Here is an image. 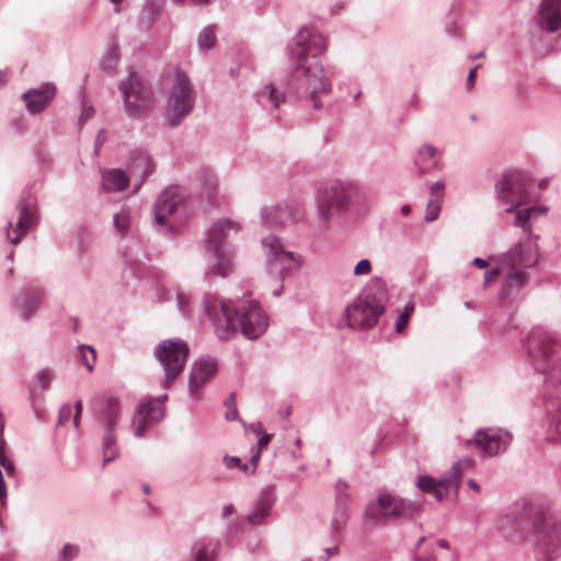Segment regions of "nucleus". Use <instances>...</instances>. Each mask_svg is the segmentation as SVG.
<instances>
[{
  "instance_id": "1",
  "label": "nucleus",
  "mask_w": 561,
  "mask_h": 561,
  "mask_svg": "<svg viewBox=\"0 0 561 561\" xmlns=\"http://www.w3.org/2000/svg\"><path fill=\"white\" fill-rule=\"evenodd\" d=\"M327 49L325 38L316 30L301 27L296 35L295 45L290 49L294 61V79L299 89L308 93L318 108L319 98L328 94L331 83L319 60Z\"/></svg>"
},
{
  "instance_id": "2",
  "label": "nucleus",
  "mask_w": 561,
  "mask_h": 561,
  "mask_svg": "<svg viewBox=\"0 0 561 561\" xmlns=\"http://www.w3.org/2000/svg\"><path fill=\"white\" fill-rule=\"evenodd\" d=\"M206 310L221 340L229 339L238 329L245 337L253 340L263 334L268 325L266 314L253 299L238 302L215 299L206 305Z\"/></svg>"
},
{
  "instance_id": "3",
  "label": "nucleus",
  "mask_w": 561,
  "mask_h": 561,
  "mask_svg": "<svg viewBox=\"0 0 561 561\" xmlns=\"http://www.w3.org/2000/svg\"><path fill=\"white\" fill-rule=\"evenodd\" d=\"M385 280L374 278L369 285L350 304L343 314L346 325L352 329H369L377 324L388 301Z\"/></svg>"
},
{
  "instance_id": "4",
  "label": "nucleus",
  "mask_w": 561,
  "mask_h": 561,
  "mask_svg": "<svg viewBox=\"0 0 561 561\" xmlns=\"http://www.w3.org/2000/svg\"><path fill=\"white\" fill-rule=\"evenodd\" d=\"M530 179L522 171H511L503 175L496 184L497 197L511 207L506 211L516 213V226L520 227L524 232H529V220L533 216L542 214L546 209L539 207H530L517 209L523 205H527L534 201L529 193Z\"/></svg>"
},
{
  "instance_id": "5",
  "label": "nucleus",
  "mask_w": 561,
  "mask_h": 561,
  "mask_svg": "<svg viewBox=\"0 0 561 561\" xmlns=\"http://www.w3.org/2000/svg\"><path fill=\"white\" fill-rule=\"evenodd\" d=\"M525 347L535 368L548 375V381L561 385V359L557 356V340L542 328L530 331L525 341Z\"/></svg>"
},
{
  "instance_id": "6",
  "label": "nucleus",
  "mask_w": 561,
  "mask_h": 561,
  "mask_svg": "<svg viewBox=\"0 0 561 561\" xmlns=\"http://www.w3.org/2000/svg\"><path fill=\"white\" fill-rule=\"evenodd\" d=\"M421 503L405 501L390 492H380L365 510V520L369 525H380L417 514Z\"/></svg>"
},
{
  "instance_id": "7",
  "label": "nucleus",
  "mask_w": 561,
  "mask_h": 561,
  "mask_svg": "<svg viewBox=\"0 0 561 561\" xmlns=\"http://www.w3.org/2000/svg\"><path fill=\"white\" fill-rule=\"evenodd\" d=\"M365 196L359 190L350 183L336 182L319 191L317 203L318 213L322 220H329L332 210H344L351 204L362 203Z\"/></svg>"
},
{
  "instance_id": "8",
  "label": "nucleus",
  "mask_w": 561,
  "mask_h": 561,
  "mask_svg": "<svg viewBox=\"0 0 561 561\" xmlns=\"http://www.w3.org/2000/svg\"><path fill=\"white\" fill-rule=\"evenodd\" d=\"M195 103V92L190 78L178 71L173 78L169 90L167 104L168 119L172 126L181 123L193 110Z\"/></svg>"
},
{
  "instance_id": "9",
  "label": "nucleus",
  "mask_w": 561,
  "mask_h": 561,
  "mask_svg": "<svg viewBox=\"0 0 561 561\" xmlns=\"http://www.w3.org/2000/svg\"><path fill=\"white\" fill-rule=\"evenodd\" d=\"M156 355L165 373L163 387L170 388L184 369L188 357V347L180 340H164L157 346Z\"/></svg>"
},
{
  "instance_id": "10",
  "label": "nucleus",
  "mask_w": 561,
  "mask_h": 561,
  "mask_svg": "<svg viewBox=\"0 0 561 561\" xmlns=\"http://www.w3.org/2000/svg\"><path fill=\"white\" fill-rule=\"evenodd\" d=\"M538 261L537 248H512L508 252L505 265L508 268V275L505 284L504 295L515 287L524 286L528 280V274L525 271L534 266Z\"/></svg>"
},
{
  "instance_id": "11",
  "label": "nucleus",
  "mask_w": 561,
  "mask_h": 561,
  "mask_svg": "<svg viewBox=\"0 0 561 561\" xmlns=\"http://www.w3.org/2000/svg\"><path fill=\"white\" fill-rule=\"evenodd\" d=\"M472 467V459H460L451 467L447 478L436 481L431 477H420L417 480V486L421 491L433 494L437 501H442L450 491H458L463 472Z\"/></svg>"
},
{
  "instance_id": "12",
  "label": "nucleus",
  "mask_w": 561,
  "mask_h": 561,
  "mask_svg": "<svg viewBox=\"0 0 561 561\" xmlns=\"http://www.w3.org/2000/svg\"><path fill=\"white\" fill-rule=\"evenodd\" d=\"M119 89L124 94L125 105L130 114H137L141 110L151 106V89L136 75L129 76L125 82H122Z\"/></svg>"
},
{
  "instance_id": "13",
  "label": "nucleus",
  "mask_w": 561,
  "mask_h": 561,
  "mask_svg": "<svg viewBox=\"0 0 561 561\" xmlns=\"http://www.w3.org/2000/svg\"><path fill=\"white\" fill-rule=\"evenodd\" d=\"M512 440L511 434L502 428H483L477 431L473 439L466 440V446L474 445L484 456L493 457L503 453Z\"/></svg>"
},
{
  "instance_id": "14",
  "label": "nucleus",
  "mask_w": 561,
  "mask_h": 561,
  "mask_svg": "<svg viewBox=\"0 0 561 561\" xmlns=\"http://www.w3.org/2000/svg\"><path fill=\"white\" fill-rule=\"evenodd\" d=\"M305 209L300 204L268 206L262 210V220L268 227H288L305 219Z\"/></svg>"
},
{
  "instance_id": "15",
  "label": "nucleus",
  "mask_w": 561,
  "mask_h": 561,
  "mask_svg": "<svg viewBox=\"0 0 561 561\" xmlns=\"http://www.w3.org/2000/svg\"><path fill=\"white\" fill-rule=\"evenodd\" d=\"M164 407L158 398L140 401L134 416L133 426L137 436H142L148 427L163 417Z\"/></svg>"
},
{
  "instance_id": "16",
  "label": "nucleus",
  "mask_w": 561,
  "mask_h": 561,
  "mask_svg": "<svg viewBox=\"0 0 561 561\" xmlns=\"http://www.w3.org/2000/svg\"><path fill=\"white\" fill-rule=\"evenodd\" d=\"M121 412V405L118 400L114 398H108L104 402V407L100 410V420L106 426V433L103 438V447H104V459L103 465L113 460L116 457V451L112 449V445L115 443V438L113 436V430L116 425V419L118 417Z\"/></svg>"
},
{
  "instance_id": "17",
  "label": "nucleus",
  "mask_w": 561,
  "mask_h": 561,
  "mask_svg": "<svg viewBox=\"0 0 561 561\" xmlns=\"http://www.w3.org/2000/svg\"><path fill=\"white\" fill-rule=\"evenodd\" d=\"M241 226L227 218L214 222L207 230V242L209 245H226L239 240Z\"/></svg>"
},
{
  "instance_id": "18",
  "label": "nucleus",
  "mask_w": 561,
  "mask_h": 561,
  "mask_svg": "<svg viewBox=\"0 0 561 561\" xmlns=\"http://www.w3.org/2000/svg\"><path fill=\"white\" fill-rule=\"evenodd\" d=\"M183 207V201L175 187L164 190L158 197L154 207V221L159 226L169 224L168 218Z\"/></svg>"
},
{
  "instance_id": "19",
  "label": "nucleus",
  "mask_w": 561,
  "mask_h": 561,
  "mask_svg": "<svg viewBox=\"0 0 561 561\" xmlns=\"http://www.w3.org/2000/svg\"><path fill=\"white\" fill-rule=\"evenodd\" d=\"M265 256L271 273L280 275L298 268L302 263L300 255L285 248H267Z\"/></svg>"
},
{
  "instance_id": "20",
  "label": "nucleus",
  "mask_w": 561,
  "mask_h": 561,
  "mask_svg": "<svg viewBox=\"0 0 561 561\" xmlns=\"http://www.w3.org/2000/svg\"><path fill=\"white\" fill-rule=\"evenodd\" d=\"M415 558L417 561H453L454 553L444 539H422Z\"/></svg>"
},
{
  "instance_id": "21",
  "label": "nucleus",
  "mask_w": 561,
  "mask_h": 561,
  "mask_svg": "<svg viewBox=\"0 0 561 561\" xmlns=\"http://www.w3.org/2000/svg\"><path fill=\"white\" fill-rule=\"evenodd\" d=\"M537 23L546 32L561 28V0H542L537 12Z\"/></svg>"
},
{
  "instance_id": "22",
  "label": "nucleus",
  "mask_w": 561,
  "mask_h": 561,
  "mask_svg": "<svg viewBox=\"0 0 561 561\" xmlns=\"http://www.w3.org/2000/svg\"><path fill=\"white\" fill-rule=\"evenodd\" d=\"M217 371V364L213 359H201L193 365L190 378L191 394L196 397L198 390L211 379Z\"/></svg>"
},
{
  "instance_id": "23",
  "label": "nucleus",
  "mask_w": 561,
  "mask_h": 561,
  "mask_svg": "<svg viewBox=\"0 0 561 561\" xmlns=\"http://www.w3.org/2000/svg\"><path fill=\"white\" fill-rule=\"evenodd\" d=\"M55 87L53 84H43L39 89H32L23 94L26 108L30 113L36 114L43 111L55 96Z\"/></svg>"
},
{
  "instance_id": "24",
  "label": "nucleus",
  "mask_w": 561,
  "mask_h": 561,
  "mask_svg": "<svg viewBox=\"0 0 561 561\" xmlns=\"http://www.w3.org/2000/svg\"><path fill=\"white\" fill-rule=\"evenodd\" d=\"M18 209L19 218L15 224V228L10 225L11 229L8 231V238L11 243L20 242L22 236L31 229L35 221L34 213L24 202H20L18 204Z\"/></svg>"
},
{
  "instance_id": "25",
  "label": "nucleus",
  "mask_w": 561,
  "mask_h": 561,
  "mask_svg": "<svg viewBox=\"0 0 561 561\" xmlns=\"http://www.w3.org/2000/svg\"><path fill=\"white\" fill-rule=\"evenodd\" d=\"M207 257L210 270L220 276H227L233 268L231 252L228 248H207Z\"/></svg>"
},
{
  "instance_id": "26",
  "label": "nucleus",
  "mask_w": 561,
  "mask_h": 561,
  "mask_svg": "<svg viewBox=\"0 0 561 561\" xmlns=\"http://www.w3.org/2000/svg\"><path fill=\"white\" fill-rule=\"evenodd\" d=\"M445 196V183L436 182L431 187L430 198L426 204V211L424 219L427 222L434 221L438 218L442 210V205Z\"/></svg>"
},
{
  "instance_id": "27",
  "label": "nucleus",
  "mask_w": 561,
  "mask_h": 561,
  "mask_svg": "<svg viewBox=\"0 0 561 561\" xmlns=\"http://www.w3.org/2000/svg\"><path fill=\"white\" fill-rule=\"evenodd\" d=\"M129 184V178L121 169H111L102 173V185L106 191L119 192Z\"/></svg>"
},
{
  "instance_id": "28",
  "label": "nucleus",
  "mask_w": 561,
  "mask_h": 561,
  "mask_svg": "<svg viewBox=\"0 0 561 561\" xmlns=\"http://www.w3.org/2000/svg\"><path fill=\"white\" fill-rule=\"evenodd\" d=\"M541 548L545 553L543 561H554L561 554L560 528L554 526L552 531L541 539Z\"/></svg>"
},
{
  "instance_id": "29",
  "label": "nucleus",
  "mask_w": 561,
  "mask_h": 561,
  "mask_svg": "<svg viewBox=\"0 0 561 561\" xmlns=\"http://www.w3.org/2000/svg\"><path fill=\"white\" fill-rule=\"evenodd\" d=\"M151 170L152 162L150 157L142 151L136 152L130 163V173L144 176L150 173Z\"/></svg>"
},
{
  "instance_id": "30",
  "label": "nucleus",
  "mask_w": 561,
  "mask_h": 561,
  "mask_svg": "<svg viewBox=\"0 0 561 561\" xmlns=\"http://www.w3.org/2000/svg\"><path fill=\"white\" fill-rule=\"evenodd\" d=\"M41 293L38 290L20 297L18 304L22 310V316L28 318L37 309Z\"/></svg>"
},
{
  "instance_id": "31",
  "label": "nucleus",
  "mask_w": 561,
  "mask_h": 561,
  "mask_svg": "<svg viewBox=\"0 0 561 561\" xmlns=\"http://www.w3.org/2000/svg\"><path fill=\"white\" fill-rule=\"evenodd\" d=\"M272 507V502L267 496L262 497L253 513L248 517V520L252 525H259L263 522V519L270 514Z\"/></svg>"
},
{
  "instance_id": "32",
  "label": "nucleus",
  "mask_w": 561,
  "mask_h": 561,
  "mask_svg": "<svg viewBox=\"0 0 561 561\" xmlns=\"http://www.w3.org/2000/svg\"><path fill=\"white\" fill-rule=\"evenodd\" d=\"M265 99H267V101L277 108L278 105L285 101V94L277 91L272 84H268L259 93L260 102H263Z\"/></svg>"
},
{
  "instance_id": "33",
  "label": "nucleus",
  "mask_w": 561,
  "mask_h": 561,
  "mask_svg": "<svg viewBox=\"0 0 561 561\" xmlns=\"http://www.w3.org/2000/svg\"><path fill=\"white\" fill-rule=\"evenodd\" d=\"M198 43L202 48H213L216 44V34L214 27H205L199 34Z\"/></svg>"
},
{
  "instance_id": "34",
  "label": "nucleus",
  "mask_w": 561,
  "mask_h": 561,
  "mask_svg": "<svg viewBox=\"0 0 561 561\" xmlns=\"http://www.w3.org/2000/svg\"><path fill=\"white\" fill-rule=\"evenodd\" d=\"M81 362L87 367L88 371H92L93 365L96 360V352L93 347L81 346L80 347Z\"/></svg>"
},
{
  "instance_id": "35",
  "label": "nucleus",
  "mask_w": 561,
  "mask_h": 561,
  "mask_svg": "<svg viewBox=\"0 0 561 561\" xmlns=\"http://www.w3.org/2000/svg\"><path fill=\"white\" fill-rule=\"evenodd\" d=\"M114 225L118 232L125 234L128 231L130 225L129 214L126 210H121L114 217Z\"/></svg>"
},
{
  "instance_id": "36",
  "label": "nucleus",
  "mask_w": 561,
  "mask_h": 561,
  "mask_svg": "<svg viewBox=\"0 0 561 561\" xmlns=\"http://www.w3.org/2000/svg\"><path fill=\"white\" fill-rule=\"evenodd\" d=\"M553 439H561V405L557 409L549 427Z\"/></svg>"
},
{
  "instance_id": "37",
  "label": "nucleus",
  "mask_w": 561,
  "mask_h": 561,
  "mask_svg": "<svg viewBox=\"0 0 561 561\" xmlns=\"http://www.w3.org/2000/svg\"><path fill=\"white\" fill-rule=\"evenodd\" d=\"M194 561H214V553L207 546L198 545L195 548Z\"/></svg>"
},
{
  "instance_id": "38",
  "label": "nucleus",
  "mask_w": 561,
  "mask_h": 561,
  "mask_svg": "<svg viewBox=\"0 0 561 561\" xmlns=\"http://www.w3.org/2000/svg\"><path fill=\"white\" fill-rule=\"evenodd\" d=\"M371 272V263L368 260H360L354 267L355 276L368 275Z\"/></svg>"
},
{
  "instance_id": "39",
  "label": "nucleus",
  "mask_w": 561,
  "mask_h": 561,
  "mask_svg": "<svg viewBox=\"0 0 561 561\" xmlns=\"http://www.w3.org/2000/svg\"><path fill=\"white\" fill-rule=\"evenodd\" d=\"M51 378H53V376L48 370H42L37 375V381L43 391L48 389Z\"/></svg>"
},
{
  "instance_id": "40",
  "label": "nucleus",
  "mask_w": 561,
  "mask_h": 561,
  "mask_svg": "<svg viewBox=\"0 0 561 561\" xmlns=\"http://www.w3.org/2000/svg\"><path fill=\"white\" fill-rule=\"evenodd\" d=\"M72 414V409L69 404H65L60 408L59 414H58V424L64 425L66 424Z\"/></svg>"
},
{
  "instance_id": "41",
  "label": "nucleus",
  "mask_w": 561,
  "mask_h": 561,
  "mask_svg": "<svg viewBox=\"0 0 561 561\" xmlns=\"http://www.w3.org/2000/svg\"><path fill=\"white\" fill-rule=\"evenodd\" d=\"M224 461L228 468H240L242 471L248 470V465H242L240 458L238 457L226 456Z\"/></svg>"
},
{
  "instance_id": "42",
  "label": "nucleus",
  "mask_w": 561,
  "mask_h": 561,
  "mask_svg": "<svg viewBox=\"0 0 561 561\" xmlns=\"http://www.w3.org/2000/svg\"><path fill=\"white\" fill-rule=\"evenodd\" d=\"M118 59L117 47L113 45L108 53V59L105 61L107 68H112Z\"/></svg>"
},
{
  "instance_id": "43",
  "label": "nucleus",
  "mask_w": 561,
  "mask_h": 561,
  "mask_svg": "<svg viewBox=\"0 0 561 561\" xmlns=\"http://www.w3.org/2000/svg\"><path fill=\"white\" fill-rule=\"evenodd\" d=\"M499 270L492 268L488 271L484 275V286H489L490 284L494 283L499 277Z\"/></svg>"
},
{
  "instance_id": "44",
  "label": "nucleus",
  "mask_w": 561,
  "mask_h": 561,
  "mask_svg": "<svg viewBox=\"0 0 561 561\" xmlns=\"http://www.w3.org/2000/svg\"><path fill=\"white\" fill-rule=\"evenodd\" d=\"M435 153L436 149L430 145H424L419 150V156L424 158H433Z\"/></svg>"
},
{
  "instance_id": "45",
  "label": "nucleus",
  "mask_w": 561,
  "mask_h": 561,
  "mask_svg": "<svg viewBox=\"0 0 561 561\" xmlns=\"http://www.w3.org/2000/svg\"><path fill=\"white\" fill-rule=\"evenodd\" d=\"M229 403H231L232 408L231 409L229 408V411L226 413V420H228V421L237 420L238 411L234 408V394L230 396Z\"/></svg>"
},
{
  "instance_id": "46",
  "label": "nucleus",
  "mask_w": 561,
  "mask_h": 561,
  "mask_svg": "<svg viewBox=\"0 0 561 561\" xmlns=\"http://www.w3.org/2000/svg\"><path fill=\"white\" fill-rule=\"evenodd\" d=\"M409 320L410 319L407 316H403V314H401L398 318V320L396 322V330H397L398 333H402L405 330V328L408 327Z\"/></svg>"
},
{
  "instance_id": "47",
  "label": "nucleus",
  "mask_w": 561,
  "mask_h": 561,
  "mask_svg": "<svg viewBox=\"0 0 561 561\" xmlns=\"http://www.w3.org/2000/svg\"><path fill=\"white\" fill-rule=\"evenodd\" d=\"M62 552H64V558H65L66 560H70V559H72L75 556H77V553H78V548H77V547H75V546H71V545H67V546H65V548H64Z\"/></svg>"
},
{
  "instance_id": "48",
  "label": "nucleus",
  "mask_w": 561,
  "mask_h": 561,
  "mask_svg": "<svg viewBox=\"0 0 561 561\" xmlns=\"http://www.w3.org/2000/svg\"><path fill=\"white\" fill-rule=\"evenodd\" d=\"M82 409H83L82 401L81 400L77 401L76 405H75L76 412H75V415H73V424H75L76 428L79 427V421H80V416H81V413H82Z\"/></svg>"
},
{
  "instance_id": "49",
  "label": "nucleus",
  "mask_w": 561,
  "mask_h": 561,
  "mask_svg": "<svg viewBox=\"0 0 561 561\" xmlns=\"http://www.w3.org/2000/svg\"><path fill=\"white\" fill-rule=\"evenodd\" d=\"M94 111L92 106L83 105L81 116L79 118V124H83L87 119H89L93 115Z\"/></svg>"
},
{
  "instance_id": "50",
  "label": "nucleus",
  "mask_w": 561,
  "mask_h": 561,
  "mask_svg": "<svg viewBox=\"0 0 561 561\" xmlns=\"http://www.w3.org/2000/svg\"><path fill=\"white\" fill-rule=\"evenodd\" d=\"M0 465L5 469L8 474H13V472H14L13 463L4 455H2L0 458Z\"/></svg>"
},
{
  "instance_id": "51",
  "label": "nucleus",
  "mask_w": 561,
  "mask_h": 561,
  "mask_svg": "<svg viewBox=\"0 0 561 561\" xmlns=\"http://www.w3.org/2000/svg\"><path fill=\"white\" fill-rule=\"evenodd\" d=\"M480 66H476L474 68H472L469 72V76H468V81H467V84H468V88L471 89L474 84V81H476V73H477V70Z\"/></svg>"
},
{
  "instance_id": "52",
  "label": "nucleus",
  "mask_w": 561,
  "mask_h": 561,
  "mask_svg": "<svg viewBox=\"0 0 561 561\" xmlns=\"http://www.w3.org/2000/svg\"><path fill=\"white\" fill-rule=\"evenodd\" d=\"M270 440H271V435H268V434H264V435L259 439V447H260V449L265 448V447L268 445Z\"/></svg>"
},
{
  "instance_id": "53",
  "label": "nucleus",
  "mask_w": 561,
  "mask_h": 561,
  "mask_svg": "<svg viewBox=\"0 0 561 561\" xmlns=\"http://www.w3.org/2000/svg\"><path fill=\"white\" fill-rule=\"evenodd\" d=\"M414 311V306L413 304H408L405 307H404V310L402 312L403 316H407L409 319L411 317V314L413 313Z\"/></svg>"
},
{
  "instance_id": "54",
  "label": "nucleus",
  "mask_w": 561,
  "mask_h": 561,
  "mask_svg": "<svg viewBox=\"0 0 561 561\" xmlns=\"http://www.w3.org/2000/svg\"><path fill=\"white\" fill-rule=\"evenodd\" d=\"M473 264L479 268H485L488 266V262L485 260L479 259V257L473 260Z\"/></svg>"
},
{
  "instance_id": "55",
  "label": "nucleus",
  "mask_w": 561,
  "mask_h": 561,
  "mask_svg": "<svg viewBox=\"0 0 561 561\" xmlns=\"http://www.w3.org/2000/svg\"><path fill=\"white\" fill-rule=\"evenodd\" d=\"M233 513H234V507H233V505L230 504L224 508L222 515H224V517H227Z\"/></svg>"
},
{
  "instance_id": "56",
  "label": "nucleus",
  "mask_w": 561,
  "mask_h": 561,
  "mask_svg": "<svg viewBox=\"0 0 561 561\" xmlns=\"http://www.w3.org/2000/svg\"><path fill=\"white\" fill-rule=\"evenodd\" d=\"M468 485H469V488H470L471 490H473L474 492H479V491H480V486H479V484H478L474 480H472V479H470V480L468 481Z\"/></svg>"
},
{
  "instance_id": "57",
  "label": "nucleus",
  "mask_w": 561,
  "mask_h": 561,
  "mask_svg": "<svg viewBox=\"0 0 561 561\" xmlns=\"http://www.w3.org/2000/svg\"><path fill=\"white\" fill-rule=\"evenodd\" d=\"M410 211H411V207H410L409 205H404V206L401 208V213H402V215H408Z\"/></svg>"
},
{
  "instance_id": "58",
  "label": "nucleus",
  "mask_w": 561,
  "mask_h": 561,
  "mask_svg": "<svg viewBox=\"0 0 561 561\" xmlns=\"http://www.w3.org/2000/svg\"><path fill=\"white\" fill-rule=\"evenodd\" d=\"M279 242H280V241H279L278 239H275L274 241L268 242V243H265L264 245H268V247H272V245H279V244H278Z\"/></svg>"
},
{
  "instance_id": "59",
  "label": "nucleus",
  "mask_w": 561,
  "mask_h": 561,
  "mask_svg": "<svg viewBox=\"0 0 561 561\" xmlns=\"http://www.w3.org/2000/svg\"><path fill=\"white\" fill-rule=\"evenodd\" d=\"M336 551H337V549H336L335 547H334V548H332V549H327V553H328V554H335V553H336Z\"/></svg>"
},
{
  "instance_id": "60",
  "label": "nucleus",
  "mask_w": 561,
  "mask_h": 561,
  "mask_svg": "<svg viewBox=\"0 0 561 561\" xmlns=\"http://www.w3.org/2000/svg\"><path fill=\"white\" fill-rule=\"evenodd\" d=\"M482 57H484V51H480L479 54L472 56L471 58L477 59V58H482Z\"/></svg>"
},
{
  "instance_id": "61",
  "label": "nucleus",
  "mask_w": 561,
  "mask_h": 561,
  "mask_svg": "<svg viewBox=\"0 0 561 561\" xmlns=\"http://www.w3.org/2000/svg\"><path fill=\"white\" fill-rule=\"evenodd\" d=\"M553 405H554V404H553V402H552V401L548 402V411H549V412H551V411H552Z\"/></svg>"
},
{
  "instance_id": "62",
  "label": "nucleus",
  "mask_w": 561,
  "mask_h": 561,
  "mask_svg": "<svg viewBox=\"0 0 561 561\" xmlns=\"http://www.w3.org/2000/svg\"><path fill=\"white\" fill-rule=\"evenodd\" d=\"M259 460V455L253 456L252 463L255 466Z\"/></svg>"
},
{
  "instance_id": "63",
  "label": "nucleus",
  "mask_w": 561,
  "mask_h": 561,
  "mask_svg": "<svg viewBox=\"0 0 561 561\" xmlns=\"http://www.w3.org/2000/svg\"><path fill=\"white\" fill-rule=\"evenodd\" d=\"M207 1L208 0H193V2L196 4L206 3Z\"/></svg>"
},
{
  "instance_id": "64",
  "label": "nucleus",
  "mask_w": 561,
  "mask_h": 561,
  "mask_svg": "<svg viewBox=\"0 0 561 561\" xmlns=\"http://www.w3.org/2000/svg\"><path fill=\"white\" fill-rule=\"evenodd\" d=\"M546 185H547L546 181H540V183H539V187L540 188H543Z\"/></svg>"
}]
</instances>
